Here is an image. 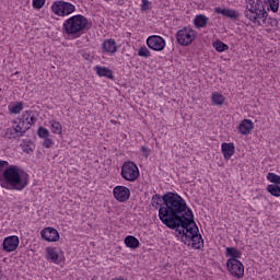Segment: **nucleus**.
Instances as JSON below:
<instances>
[{"label":"nucleus","mask_w":280,"mask_h":280,"mask_svg":"<svg viewBox=\"0 0 280 280\" xmlns=\"http://www.w3.org/2000/svg\"><path fill=\"white\" fill-rule=\"evenodd\" d=\"M160 221L167 229H172L186 246L200 250L205 246L202 235L194 221V212L178 194H167L164 205L160 209Z\"/></svg>","instance_id":"obj_1"},{"label":"nucleus","mask_w":280,"mask_h":280,"mask_svg":"<svg viewBox=\"0 0 280 280\" xmlns=\"http://www.w3.org/2000/svg\"><path fill=\"white\" fill-rule=\"evenodd\" d=\"M30 183V175L25 172H21V168L16 165H8L3 173L0 175V185L4 189H15L22 191L27 187Z\"/></svg>","instance_id":"obj_2"},{"label":"nucleus","mask_w":280,"mask_h":280,"mask_svg":"<svg viewBox=\"0 0 280 280\" xmlns=\"http://www.w3.org/2000/svg\"><path fill=\"white\" fill-rule=\"evenodd\" d=\"M245 18L256 25H266L268 12L261 0H246Z\"/></svg>","instance_id":"obj_3"},{"label":"nucleus","mask_w":280,"mask_h":280,"mask_svg":"<svg viewBox=\"0 0 280 280\" xmlns=\"http://www.w3.org/2000/svg\"><path fill=\"white\" fill-rule=\"evenodd\" d=\"M86 25H89V20L84 15L78 14L65 21L62 31L68 36L80 38V32H84Z\"/></svg>","instance_id":"obj_4"},{"label":"nucleus","mask_w":280,"mask_h":280,"mask_svg":"<svg viewBox=\"0 0 280 280\" xmlns=\"http://www.w3.org/2000/svg\"><path fill=\"white\" fill-rule=\"evenodd\" d=\"M36 121V117L32 115V112H24L22 116L19 118V121H13V126L18 128L20 132L25 136V132L34 126Z\"/></svg>","instance_id":"obj_5"},{"label":"nucleus","mask_w":280,"mask_h":280,"mask_svg":"<svg viewBox=\"0 0 280 280\" xmlns=\"http://www.w3.org/2000/svg\"><path fill=\"white\" fill-rule=\"evenodd\" d=\"M120 174L125 180L135 183L139 178V167L132 161L124 162Z\"/></svg>","instance_id":"obj_6"},{"label":"nucleus","mask_w":280,"mask_h":280,"mask_svg":"<svg viewBox=\"0 0 280 280\" xmlns=\"http://www.w3.org/2000/svg\"><path fill=\"white\" fill-rule=\"evenodd\" d=\"M51 10L54 14H57V16H69V14H73V12H75V5L71 2L59 0L52 3Z\"/></svg>","instance_id":"obj_7"},{"label":"nucleus","mask_w":280,"mask_h":280,"mask_svg":"<svg viewBox=\"0 0 280 280\" xmlns=\"http://www.w3.org/2000/svg\"><path fill=\"white\" fill-rule=\"evenodd\" d=\"M177 43L183 47H187L194 43V38H196V32L191 28H183L179 30L176 34Z\"/></svg>","instance_id":"obj_8"},{"label":"nucleus","mask_w":280,"mask_h":280,"mask_svg":"<svg viewBox=\"0 0 280 280\" xmlns=\"http://www.w3.org/2000/svg\"><path fill=\"white\" fill-rule=\"evenodd\" d=\"M226 268L236 279H242L244 277V265L238 259H228Z\"/></svg>","instance_id":"obj_9"},{"label":"nucleus","mask_w":280,"mask_h":280,"mask_svg":"<svg viewBox=\"0 0 280 280\" xmlns=\"http://www.w3.org/2000/svg\"><path fill=\"white\" fill-rule=\"evenodd\" d=\"M147 45L153 51H163L165 49V39L159 35H151L147 38Z\"/></svg>","instance_id":"obj_10"},{"label":"nucleus","mask_w":280,"mask_h":280,"mask_svg":"<svg viewBox=\"0 0 280 280\" xmlns=\"http://www.w3.org/2000/svg\"><path fill=\"white\" fill-rule=\"evenodd\" d=\"M113 194L118 202H127L130 199V189L126 186H116Z\"/></svg>","instance_id":"obj_11"},{"label":"nucleus","mask_w":280,"mask_h":280,"mask_svg":"<svg viewBox=\"0 0 280 280\" xmlns=\"http://www.w3.org/2000/svg\"><path fill=\"white\" fill-rule=\"evenodd\" d=\"M2 248L5 253H12L19 248V236L12 235L3 240Z\"/></svg>","instance_id":"obj_12"},{"label":"nucleus","mask_w":280,"mask_h":280,"mask_svg":"<svg viewBox=\"0 0 280 280\" xmlns=\"http://www.w3.org/2000/svg\"><path fill=\"white\" fill-rule=\"evenodd\" d=\"M42 237L45 240V242H58L60 240V234L58 233V230L54 228H45L40 231Z\"/></svg>","instance_id":"obj_13"},{"label":"nucleus","mask_w":280,"mask_h":280,"mask_svg":"<svg viewBox=\"0 0 280 280\" xmlns=\"http://www.w3.org/2000/svg\"><path fill=\"white\" fill-rule=\"evenodd\" d=\"M167 194H177V192H172L168 191L166 194H164L162 197L161 195H153L152 200H151V205L154 209H159V218L161 219V208L163 207V205H165V197L167 196Z\"/></svg>","instance_id":"obj_14"},{"label":"nucleus","mask_w":280,"mask_h":280,"mask_svg":"<svg viewBox=\"0 0 280 280\" xmlns=\"http://www.w3.org/2000/svg\"><path fill=\"white\" fill-rule=\"evenodd\" d=\"M221 152L225 161H229L231 156L235 154V144H233V142H230V143L223 142L221 144Z\"/></svg>","instance_id":"obj_15"},{"label":"nucleus","mask_w":280,"mask_h":280,"mask_svg":"<svg viewBox=\"0 0 280 280\" xmlns=\"http://www.w3.org/2000/svg\"><path fill=\"white\" fill-rule=\"evenodd\" d=\"M214 12L217 14H222V16H226L228 19H240V12L235 9H222L220 7L214 8Z\"/></svg>","instance_id":"obj_16"},{"label":"nucleus","mask_w":280,"mask_h":280,"mask_svg":"<svg viewBox=\"0 0 280 280\" xmlns=\"http://www.w3.org/2000/svg\"><path fill=\"white\" fill-rule=\"evenodd\" d=\"M254 128H255V125L253 124V120L244 119L241 121L238 126V131L241 132V135H250Z\"/></svg>","instance_id":"obj_17"},{"label":"nucleus","mask_w":280,"mask_h":280,"mask_svg":"<svg viewBox=\"0 0 280 280\" xmlns=\"http://www.w3.org/2000/svg\"><path fill=\"white\" fill-rule=\"evenodd\" d=\"M21 137H24L22 131L19 130L14 125L13 127H10L4 132V139H20Z\"/></svg>","instance_id":"obj_18"},{"label":"nucleus","mask_w":280,"mask_h":280,"mask_svg":"<svg viewBox=\"0 0 280 280\" xmlns=\"http://www.w3.org/2000/svg\"><path fill=\"white\" fill-rule=\"evenodd\" d=\"M95 70H96L97 75H100V78H108V80H113V78H114L113 70H110L106 67L96 66Z\"/></svg>","instance_id":"obj_19"},{"label":"nucleus","mask_w":280,"mask_h":280,"mask_svg":"<svg viewBox=\"0 0 280 280\" xmlns=\"http://www.w3.org/2000/svg\"><path fill=\"white\" fill-rule=\"evenodd\" d=\"M103 49L107 54H116L117 52V44L115 43V39H106L103 43Z\"/></svg>","instance_id":"obj_20"},{"label":"nucleus","mask_w":280,"mask_h":280,"mask_svg":"<svg viewBox=\"0 0 280 280\" xmlns=\"http://www.w3.org/2000/svg\"><path fill=\"white\" fill-rule=\"evenodd\" d=\"M225 256L230 257L229 259H242V252L235 247H226Z\"/></svg>","instance_id":"obj_21"},{"label":"nucleus","mask_w":280,"mask_h":280,"mask_svg":"<svg viewBox=\"0 0 280 280\" xmlns=\"http://www.w3.org/2000/svg\"><path fill=\"white\" fill-rule=\"evenodd\" d=\"M139 240L132 235L125 237V245L127 248H132L135 250L136 248H139Z\"/></svg>","instance_id":"obj_22"},{"label":"nucleus","mask_w":280,"mask_h":280,"mask_svg":"<svg viewBox=\"0 0 280 280\" xmlns=\"http://www.w3.org/2000/svg\"><path fill=\"white\" fill-rule=\"evenodd\" d=\"M46 258L54 264L58 261V249L56 247H47L46 248Z\"/></svg>","instance_id":"obj_23"},{"label":"nucleus","mask_w":280,"mask_h":280,"mask_svg":"<svg viewBox=\"0 0 280 280\" xmlns=\"http://www.w3.org/2000/svg\"><path fill=\"white\" fill-rule=\"evenodd\" d=\"M194 23L196 27H207V23H209V18H207V15L199 14L195 18Z\"/></svg>","instance_id":"obj_24"},{"label":"nucleus","mask_w":280,"mask_h":280,"mask_svg":"<svg viewBox=\"0 0 280 280\" xmlns=\"http://www.w3.org/2000/svg\"><path fill=\"white\" fill-rule=\"evenodd\" d=\"M50 130L54 135H62V125L59 121L50 120Z\"/></svg>","instance_id":"obj_25"},{"label":"nucleus","mask_w":280,"mask_h":280,"mask_svg":"<svg viewBox=\"0 0 280 280\" xmlns=\"http://www.w3.org/2000/svg\"><path fill=\"white\" fill-rule=\"evenodd\" d=\"M266 189H267L268 194H270L275 198H280V186L270 184L267 186Z\"/></svg>","instance_id":"obj_26"},{"label":"nucleus","mask_w":280,"mask_h":280,"mask_svg":"<svg viewBox=\"0 0 280 280\" xmlns=\"http://www.w3.org/2000/svg\"><path fill=\"white\" fill-rule=\"evenodd\" d=\"M211 100L215 106H222L224 104V96L222 94L213 93Z\"/></svg>","instance_id":"obj_27"},{"label":"nucleus","mask_w":280,"mask_h":280,"mask_svg":"<svg viewBox=\"0 0 280 280\" xmlns=\"http://www.w3.org/2000/svg\"><path fill=\"white\" fill-rule=\"evenodd\" d=\"M213 47L215 51L222 52L229 49V45L224 44V42L217 40L213 43Z\"/></svg>","instance_id":"obj_28"},{"label":"nucleus","mask_w":280,"mask_h":280,"mask_svg":"<svg viewBox=\"0 0 280 280\" xmlns=\"http://www.w3.org/2000/svg\"><path fill=\"white\" fill-rule=\"evenodd\" d=\"M267 180H269V183H273L272 185H280V176L275 173H268Z\"/></svg>","instance_id":"obj_29"},{"label":"nucleus","mask_w":280,"mask_h":280,"mask_svg":"<svg viewBox=\"0 0 280 280\" xmlns=\"http://www.w3.org/2000/svg\"><path fill=\"white\" fill-rule=\"evenodd\" d=\"M9 110L10 113H13V115H19V113L23 110V103H16L15 105L11 106Z\"/></svg>","instance_id":"obj_30"},{"label":"nucleus","mask_w":280,"mask_h":280,"mask_svg":"<svg viewBox=\"0 0 280 280\" xmlns=\"http://www.w3.org/2000/svg\"><path fill=\"white\" fill-rule=\"evenodd\" d=\"M138 56H140V58H150V50L148 49V47L142 46L138 50Z\"/></svg>","instance_id":"obj_31"},{"label":"nucleus","mask_w":280,"mask_h":280,"mask_svg":"<svg viewBox=\"0 0 280 280\" xmlns=\"http://www.w3.org/2000/svg\"><path fill=\"white\" fill-rule=\"evenodd\" d=\"M37 135L40 139H47L49 137V130L44 127H39Z\"/></svg>","instance_id":"obj_32"},{"label":"nucleus","mask_w":280,"mask_h":280,"mask_svg":"<svg viewBox=\"0 0 280 280\" xmlns=\"http://www.w3.org/2000/svg\"><path fill=\"white\" fill-rule=\"evenodd\" d=\"M269 7L273 12H279V0H268Z\"/></svg>","instance_id":"obj_33"},{"label":"nucleus","mask_w":280,"mask_h":280,"mask_svg":"<svg viewBox=\"0 0 280 280\" xmlns=\"http://www.w3.org/2000/svg\"><path fill=\"white\" fill-rule=\"evenodd\" d=\"M45 5V0H33V8L40 10Z\"/></svg>","instance_id":"obj_34"},{"label":"nucleus","mask_w":280,"mask_h":280,"mask_svg":"<svg viewBox=\"0 0 280 280\" xmlns=\"http://www.w3.org/2000/svg\"><path fill=\"white\" fill-rule=\"evenodd\" d=\"M10 163L8 161L0 160V176L3 174V172L8 168Z\"/></svg>","instance_id":"obj_35"},{"label":"nucleus","mask_w":280,"mask_h":280,"mask_svg":"<svg viewBox=\"0 0 280 280\" xmlns=\"http://www.w3.org/2000/svg\"><path fill=\"white\" fill-rule=\"evenodd\" d=\"M141 152H142L143 156L145 159H148V156H150V153L152 152V150L148 147H141Z\"/></svg>","instance_id":"obj_36"},{"label":"nucleus","mask_w":280,"mask_h":280,"mask_svg":"<svg viewBox=\"0 0 280 280\" xmlns=\"http://www.w3.org/2000/svg\"><path fill=\"white\" fill-rule=\"evenodd\" d=\"M44 142H43V145L44 148H51V145H54V141H51V139L49 138H44Z\"/></svg>","instance_id":"obj_37"},{"label":"nucleus","mask_w":280,"mask_h":280,"mask_svg":"<svg viewBox=\"0 0 280 280\" xmlns=\"http://www.w3.org/2000/svg\"><path fill=\"white\" fill-rule=\"evenodd\" d=\"M141 10H150V1L149 0H142Z\"/></svg>","instance_id":"obj_38"},{"label":"nucleus","mask_w":280,"mask_h":280,"mask_svg":"<svg viewBox=\"0 0 280 280\" xmlns=\"http://www.w3.org/2000/svg\"><path fill=\"white\" fill-rule=\"evenodd\" d=\"M270 25H271V27H277V26L279 25V20L272 19V20L270 21Z\"/></svg>","instance_id":"obj_39"},{"label":"nucleus","mask_w":280,"mask_h":280,"mask_svg":"<svg viewBox=\"0 0 280 280\" xmlns=\"http://www.w3.org/2000/svg\"><path fill=\"white\" fill-rule=\"evenodd\" d=\"M3 278V271L0 268V280Z\"/></svg>","instance_id":"obj_40"}]
</instances>
